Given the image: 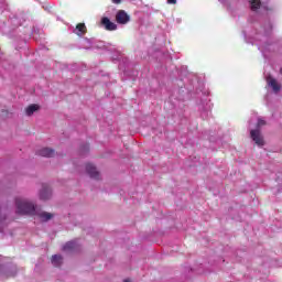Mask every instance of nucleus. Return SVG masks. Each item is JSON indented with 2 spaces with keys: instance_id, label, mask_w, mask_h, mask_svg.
Instances as JSON below:
<instances>
[{
  "instance_id": "3",
  "label": "nucleus",
  "mask_w": 282,
  "mask_h": 282,
  "mask_svg": "<svg viewBox=\"0 0 282 282\" xmlns=\"http://www.w3.org/2000/svg\"><path fill=\"white\" fill-rule=\"evenodd\" d=\"M131 21V15L127 13L124 10H119L116 14V22L119 23V25H127Z\"/></svg>"
},
{
  "instance_id": "1",
  "label": "nucleus",
  "mask_w": 282,
  "mask_h": 282,
  "mask_svg": "<svg viewBox=\"0 0 282 282\" xmlns=\"http://www.w3.org/2000/svg\"><path fill=\"white\" fill-rule=\"evenodd\" d=\"M15 208H17L18 215H37L40 219H42L43 221H50V219L54 217V214L52 213H47V212L39 213L36 210V206L34 205V203L23 197L15 198Z\"/></svg>"
},
{
  "instance_id": "11",
  "label": "nucleus",
  "mask_w": 282,
  "mask_h": 282,
  "mask_svg": "<svg viewBox=\"0 0 282 282\" xmlns=\"http://www.w3.org/2000/svg\"><path fill=\"white\" fill-rule=\"evenodd\" d=\"M76 30H77V36H84V34L87 32V26L85 25V23H78L76 25Z\"/></svg>"
},
{
  "instance_id": "6",
  "label": "nucleus",
  "mask_w": 282,
  "mask_h": 282,
  "mask_svg": "<svg viewBox=\"0 0 282 282\" xmlns=\"http://www.w3.org/2000/svg\"><path fill=\"white\" fill-rule=\"evenodd\" d=\"M86 172L93 180H100V172L96 170V166H94V164L87 163Z\"/></svg>"
},
{
  "instance_id": "18",
  "label": "nucleus",
  "mask_w": 282,
  "mask_h": 282,
  "mask_svg": "<svg viewBox=\"0 0 282 282\" xmlns=\"http://www.w3.org/2000/svg\"><path fill=\"white\" fill-rule=\"evenodd\" d=\"M123 282H131V280H129V279H126V280H123Z\"/></svg>"
},
{
  "instance_id": "7",
  "label": "nucleus",
  "mask_w": 282,
  "mask_h": 282,
  "mask_svg": "<svg viewBox=\"0 0 282 282\" xmlns=\"http://www.w3.org/2000/svg\"><path fill=\"white\" fill-rule=\"evenodd\" d=\"M37 155H41V158H54V155H56V152L54 151V149L42 148L37 151Z\"/></svg>"
},
{
  "instance_id": "16",
  "label": "nucleus",
  "mask_w": 282,
  "mask_h": 282,
  "mask_svg": "<svg viewBox=\"0 0 282 282\" xmlns=\"http://www.w3.org/2000/svg\"><path fill=\"white\" fill-rule=\"evenodd\" d=\"M167 3H170L171 6H175V3H177V0H167Z\"/></svg>"
},
{
  "instance_id": "8",
  "label": "nucleus",
  "mask_w": 282,
  "mask_h": 282,
  "mask_svg": "<svg viewBox=\"0 0 282 282\" xmlns=\"http://www.w3.org/2000/svg\"><path fill=\"white\" fill-rule=\"evenodd\" d=\"M50 197H52V189L47 186H44L40 192V199H43L45 202L50 199Z\"/></svg>"
},
{
  "instance_id": "9",
  "label": "nucleus",
  "mask_w": 282,
  "mask_h": 282,
  "mask_svg": "<svg viewBox=\"0 0 282 282\" xmlns=\"http://www.w3.org/2000/svg\"><path fill=\"white\" fill-rule=\"evenodd\" d=\"M77 249H78V243H76V241L74 240L66 242L63 247L64 252H72Z\"/></svg>"
},
{
  "instance_id": "12",
  "label": "nucleus",
  "mask_w": 282,
  "mask_h": 282,
  "mask_svg": "<svg viewBox=\"0 0 282 282\" xmlns=\"http://www.w3.org/2000/svg\"><path fill=\"white\" fill-rule=\"evenodd\" d=\"M40 107L36 104H32L25 108L26 116H32L35 111H39Z\"/></svg>"
},
{
  "instance_id": "5",
  "label": "nucleus",
  "mask_w": 282,
  "mask_h": 282,
  "mask_svg": "<svg viewBox=\"0 0 282 282\" xmlns=\"http://www.w3.org/2000/svg\"><path fill=\"white\" fill-rule=\"evenodd\" d=\"M267 84L268 87H271L274 94H279L281 91V84H279V82H276V79L271 75L267 77Z\"/></svg>"
},
{
  "instance_id": "15",
  "label": "nucleus",
  "mask_w": 282,
  "mask_h": 282,
  "mask_svg": "<svg viewBox=\"0 0 282 282\" xmlns=\"http://www.w3.org/2000/svg\"><path fill=\"white\" fill-rule=\"evenodd\" d=\"M112 3H115L116 6H120V3H122V0H112Z\"/></svg>"
},
{
  "instance_id": "19",
  "label": "nucleus",
  "mask_w": 282,
  "mask_h": 282,
  "mask_svg": "<svg viewBox=\"0 0 282 282\" xmlns=\"http://www.w3.org/2000/svg\"><path fill=\"white\" fill-rule=\"evenodd\" d=\"M0 221H1V218H0Z\"/></svg>"
},
{
  "instance_id": "10",
  "label": "nucleus",
  "mask_w": 282,
  "mask_h": 282,
  "mask_svg": "<svg viewBox=\"0 0 282 282\" xmlns=\"http://www.w3.org/2000/svg\"><path fill=\"white\" fill-rule=\"evenodd\" d=\"M51 263L55 268H61V265H63V256H61V254L52 256Z\"/></svg>"
},
{
  "instance_id": "4",
  "label": "nucleus",
  "mask_w": 282,
  "mask_h": 282,
  "mask_svg": "<svg viewBox=\"0 0 282 282\" xmlns=\"http://www.w3.org/2000/svg\"><path fill=\"white\" fill-rule=\"evenodd\" d=\"M100 25H102V28H105V30H107L108 32H113L118 30V25L111 22V20H109V18L107 17L101 18Z\"/></svg>"
},
{
  "instance_id": "17",
  "label": "nucleus",
  "mask_w": 282,
  "mask_h": 282,
  "mask_svg": "<svg viewBox=\"0 0 282 282\" xmlns=\"http://www.w3.org/2000/svg\"><path fill=\"white\" fill-rule=\"evenodd\" d=\"M84 149H86V151H89V145H85Z\"/></svg>"
},
{
  "instance_id": "2",
  "label": "nucleus",
  "mask_w": 282,
  "mask_h": 282,
  "mask_svg": "<svg viewBox=\"0 0 282 282\" xmlns=\"http://www.w3.org/2000/svg\"><path fill=\"white\" fill-rule=\"evenodd\" d=\"M250 138L258 147H263V144H265V141L263 140V134H261L260 129L251 130Z\"/></svg>"
},
{
  "instance_id": "14",
  "label": "nucleus",
  "mask_w": 282,
  "mask_h": 282,
  "mask_svg": "<svg viewBox=\"0 0 282 282\" xmlns=\"http://www.w3.org/2000/svg\"><path fill=\"white\" fill-rule=\"evenodd\" d=\"M267 122L265 120L263 119H258V122H257V129H261V127H265Z\"/></svg>"
},
{
  "instance_id": "13",
  "label": "nucleus",
  "mask_w": 282,
  "mask_h": 282,
  "mask_svg": "<svg viewBox=\"0 0 282 282\" xmlns=\"http://www.w3.org/2000/svg\"><path fill=\"white\" fill-rule=\"evenodd\" d=\"M251 10H259L261 8V0H250Z\"/></svg>"
}]
</instances>
